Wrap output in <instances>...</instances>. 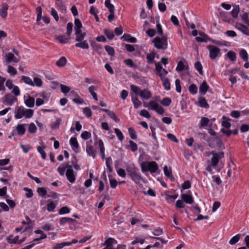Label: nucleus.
Returning a JSON list of instances; mask_svg holds the SVG:
<instances>
[{
    "label": "nucleus",
    "instance_id": "nucleus-1",
    "mask_svg": "<svg viewBox=\"0 0 249 249\" xmlns=\"http://www.w3.org/2000/svg\"><path fill=\"white\" fill-rule=\"evenodd\" d=\"M126 171L128 175L136 183L138 184L141 182L142 179L141 174L134 164H127Z\"/></svg>",
    "mask_w": 249,
    "mask_h": 249
},
{
    "label": "nucleus",
    "instance_id": "nucleus-2",
    "mask_svg": "<svg viewBox=\"0 0 249 249\" xmlns=\"http://www.w3.org/2000/svg\"><path fill=\"white\" fill-rule=\"evenodd\" d=\"M131 91L136 95L140 96L141 98L147 100L151 97V93L150 90L147 89H144L142 90L138 87L131 85L130 86Z\"/></svg>",
    "mask_w": 249,
    "mask_h": 249
},
{
    "label": "nucleus",
    "instance_id": "nucleus-3",
    "mask_svg": "<svg viewBox=\"0 0 249 249\" xmlns=\"http://www.w3.org/2000/svg\"><path fill=\"white\" fill-rule=\"evenodd\" d=\"M168 37L166 35H164L161 37H156L152 42L155 48L158 49L165 50L168 46Z\"/></svg>",
    "mask_w": 249,
    "mask_h": 249
},
{
    "label": "nucleus",
    "instance_id": "nucleus-4",
    "mask_svg": "<svg viewBox=\"0 0 249 249\" xmlns=\"http://www.w3.org/2000/svg\"><path fill=\"white\" fill-rule=\"evenodd\" d=\"M141 168L143 172L149 171L151 173H155L158 170V166L155 161H145L141 164Z\"/></svg>",
    "mask_w": 249,
    "mask_h": 249
},
{
    "label": "nucleus",
    "instance_id": "nucleus-5",
    "mask_svg": "<svg viewBox=\"0 0 249 249\" xmlns=\"http://www.w3.org/2000/svg\"><path fill=\"white\" fill-rule=\"evenodd\" d=\"M144 107H148L150 109L156 111L158 113L162 115L164 113V109L155 101H150L148 104H144Z\"/></svg>",
    "mask_w": 249,
    "mask_h": 249
},
{
    "label": "nucleus",
    "instance_id": "nucleus-6",
    "mask_svg": "<svg viewBox=\"0 0 249 249\" xmlns=\"http://www.w3.org/2000/svg\"><path fill=\"white\" fill-rule=\"evenodd\" d=\"M66 167H67V169L66 172L67 178L71 183H73L76 180V177L74 174L72 166V165L70 164L69 162H66Z\"/></svg>",
    "mask_w": 249,
    "mask_h": 249
},
{
    "label": "nucleus",
    "instance_id": "nucleus-7",
    "mask_svg": "<svg viewBox=\"0 0 249 249\" xmlns=\"http://www.w3.org/2000/svg\"><path fill=\"white\" fill-rule=\"evenodd\" d=\"M211 153L213 155L211 159L212 165L215 167L219 162V160L224 157V153L222 151L216 153L214 151H212Z\"/></svg>",
    "mask_w": 249,
    "mask_h": 249
},
{
    "label": "nucleus",
    "instance_id": "nucleus-8",
    "mask_svg": "<svg viewBox=\"0 0 249 249\" xmlns=\"http://www.w3.org/2000/svg\"><path fill=\"white\" fill-rule=\"evenodd\" d=\"M208 49L210 52V57L212 59H215L217 57L220 56V50L217 47L209 45Z\"/></svg>",
    "mask_w": 249,
    "mask_h": 249
},
{
    "label": "nucleus",
    "instance_id": "nucleus-9",
    "mask_svg": "<svg viewBox=\"0 0 249 249\" xmlns=\"http://www.w3.org/2000/svg\"><path fill=\"white\" fill-rule=\"evenodd\" d=\"M156 70L158 72V75L160 76V80L166 78V75L168 74V71L162 68L160 63H156Z\"/></svg>",
    "mask_w": 249,
    "mask_h": 249
},
{
    "label": "nucleus",
    "instance_id": "nucleus-10",
    "mask_svg": "<svg viewBox=\"0 0 249 249\" xmlns=\"http://www.w3.org/2000/svg\"><path fill=\"white\" fill-rule=\"evenodd\" d=\"M92 141H90L86 143V152L89 156L92 157L93 158L95 157L96 150L91 145Z\"/></svg>",
    "mask_w": 249,
    "mask_h": 249
},
{
    "label": "nucleus",
    "instance_id": "nucleus-11",
    "mask_svg": "<svg viewBox=\"0 0 249 249\" xmlns=\"http://www.w3.org/2000/svg\"><path fill=\"white\" fill-rule=\"evenodd\" d=\"M6 61L7 63H10L12 61L14 63H18L19 62V59L17 58L14 56V54L11 53H8L5 55Z\"/></svg>",
    "mask_w": 249,
    "mask_h": 249
},
{
    "label": "nucleus",
    "instance_id": "nucleus-12",
    "mask_svg": "<svg viewBox=\"0 0 249 249\" xmlns=\"http://www.w3.org/2000/svg\"><path fill=\"white\" fill-rule=\"evenodd\" d=\"M180 197L181 199L186 203L191 204L194 202V199L191 195L183 194H181Z\"/></svg>",
    "mask_w": 249,
    "mask_h": 249
},
{
    "label": "nucleus",
    "instance_id": "nucleus-13",
    "mask_svg": "<svg viewBox=\"0 0 249 249\" xmlns=\"http://www.w3.org/2000/svg\"><path fill=\"white\" fill-rule=\"evenodd\" d=\"M8 6L6 3H2L1 8H0V16L1 18H5L7 16V10Z\"/></svg>",
    "mask_w": 249,
    "mask_h": 249
},
{
    "label": "nucleus",
    "instance_id": "nucleus-14",
    "mask_svg": "<svg viewBox=\"0 0 249 249\" xmlns=\"http://www.w3.org/2000/svg\"><path fill=\"white\" fill-rule=\"evenodd\" d=\"M25 109L23 107H18L17 111L15 112V117L19 119L24 116Z\"/></svg>",
    "mask_w": 249,
    "mask_h": 249
},
{
    "label": "nucleus",
    "instance_id": "nucleus-15",
    "mask_svg": "<svg viewBox=\"0 0 249 249\" xmlns=\"http://www.w3.org/2000/svg\"><path fill=\"white\" fill-rule=\"evenodd\" d=\"M17 100L16 97L11 94H6L5 96V102L9 106L12 105Z\"/></svg>",
    "mask_w": 249,
    "mask_h": 249
},
{
    "label": "nucleus",
    "instance_id": "nucleus-16",
    "mask_svg": "<svg viewBox=\"0 0 249 249\" xmlns=\"http://www.w3.org/2000/svg\"><path fill=\"white\" fill-rule=\"evenodd\" d=\"M102 111L106 112L107 115L113 120H114L116 122H118L120 121V119L118 118L115 114V113L112 111H110L107 109L106 108H101Z\"/></svg>",
    "mask_w": 249,
    "mask_h": 249
},
{
    "label": "nucleus",
    "instance_id": "nucleus-17",
    "mask_svg": "<svg viewBox=\"0 0 249 249\" xmlns=\"http://www.w3.org/2000/svg\"><path fill=\"white\" fill-rule=\"evenodd\" d=\"M163 171L165 175L170 178L172 180L175 179L172 173V170L171 168H168L167 166L165 165L163 168Z\"/></svg>",
    "mask_w": 249,
    "mask_h": 249
},
{
    "label": "nucleus",
    "instance_id": "nucleus-18",
    "mask_svg": "<svg viewBox=\"0 0 249 249\" xmlns=\"http://www.w3.org/2000/svg\"><path fill=\"white\" fill-rule=\"evenodd\" d=\"M131 100L135 108H138L142 105L141 101L137 96H134L133 94H131Z\"/></svg>",
    "mask_w": 249,
    "mask_h": 249
},
{
    "label": "nucleus",
    "instance_id": "nucleus-19",
    "mask_svg": "<svg viewBox=\"0 0 249 249\" xmlns=\"http://www.w3.org/2000/svg\"><path fill=\"white\" fill-rule=\"evenodd\" d=\"M74 31L75 33L78 34L80 32H81V28L82 27V25L79 19H75L74 20Z\"/></svg>",
    "mask_w": 249,
    "mask_h": 249
},
{
    "label": "nucleus",
    "instance_id": "nucleus-20",
    "mask_svg": "<svg viewBox=\"0 0 249 249\" xmlns=\"http://www.w3.org/2000/svg\"><path fill=\"white\" fill-rule=\"evenodd\" d=\"M25 124H18L16 127V129L18 131V134L19 135H23L25 134Z\"/></svg>",
    "mask_w": 249,
    "mask_h": 249
},
{
    "label": "nucleus",
    "instance_id": "nucleus-21",
    "mask_svg": "<svg viewBox=\"0 0 249 249\" xmlns=\"http://www.w3.org/2000/svg\"><path fill=\"white\" fill-rule=\"evenodd\" d=\"M208 89L209 86H208L206 82L204 81L199 87V92L202 93L203 94H205L207 91Z\"/></svg>",
    "mask_w": 249,
    "mask_h": 249
},
{
    "label": "nucleus",
    "instance_id": "nucleus-22",
    "mask_svg": "<svg viewBox=\"0 0 249 249\" xmlns=\"http://www.w3.org/2000/svg\"><path fill=\"white\" fill-rule=\"evenodd\" d=\"M121 38L124 41H128L131 43H135L137 41V39L135 37L130 36V35H124Z\"/></svg>",
    "mask_w": 249,
    "mask_h": 249
},
{
    "label": "nucleus",
    "instance_id": "nucleus-23",
    "mask_svg": "<svg viewBox=\"0 0 249 249\" xmlns=\"http://www.w3.org/2000/svg\"><path fill=\"white\" fill-rule=\"evenodd\" d=\"M70 143L71 146L72 147V148L74 150H75L78 149L79 144H78V143L77 142V139L76 138H75V137L71 138L70 139Z\"/></svg>",
    "mask_w": 249,
    "mask_h": 249
},
{
    "label": "nucleus",
    "instance_id": "nucleus-24",
    "mask_svg": "<svg viewBox=\"0 0 249 249\" xmlns=\"http://www.w3.org/2000/svg\"><path fill=\"white\" fill-rule=\"evenodd\" d=\"M184 69L188 70V66H186L182 61H179L178 63V66L176 68V71L178 72L182 71Z\"/></svg>",
    "mask_w": 249,
    "mask_h": 249
},
{
    "label": "nucleus",
    "instance_id": "nucleus-25",
    "mask_svg": "<svg viewBox=\"0 0 249 249\" xmlns=\"http://www.w3.org/2000/svg\"><path fill=\"white\" fill-rule=\"evenodd\" d=\"M75 46L84 49L89 48V44L86 40H83L75 44Z\"/></svg>",
    "mask_w": 249,
    "mask_h": 249
},
{
    "label": "nucleus",
    "instance_id": "nucleus-26",
    "mask_svg": "<svg viewBox=\"0 0 249 249\" xmlns=\"http://www.w3.org/2000/svg\"><path fill=\"white\" fill-rule=\"evenodd\" d=\"M26 105L30 107H33L35 106V99L31 96H29L28 99L25 100Z\"/></svg>",
    "mask_w": 249,
    "mask_h": 249
},
{
    "label": "nucleus",
    "instance_id": "nucleus-27",
    "mask_svg": "<svg viewBox=\"0 0 249 249\" xmlns=\"http://www.w3.org/2000/svg\"><path fill=\"white\" fill-rule=\"evenodd\" d=\"M67 59L65 57H61L56 63V65L59 67L65 66L67 64Z\"/></svg>",
    "mask_w": 249,
    "mask_h": 249
},
{
    "label": "nucleus",
    "instance_id": "nucleus-28",
    "mask_svg": "<svg viewBox=\"0 0 249 249\" xmlns=\"http://www.w3.org/2000/svg\"><path fill=\"white\" fill-rule=\"evenodd\" d=\"M239 55L241 58L246 62H247L249 59V56L247 51L244 49H242L239 52Z\"/></svg>",
    "mask_w": 249,
    "mask_h": 249
},
{
    "label": "nucleus",
    "instance_id": "nucleus-29",
    "mask_svg": "<svg viewBox=\"0 0 249 249\" xmlns=\"http://www.w3.org/2000/svg\"><path fill=\"white\" fill-rule=\"evenodd\" d=\"M75 34L76 36L75 40L78 42L83 41L86 36V33H81V32H80L78 34L76 33L75 32Z\"/></svg>",
    "mask_w": 249,
    "mask_h": 249
},
{
    "label": "nucleus",
    "instance_id": "nucleus-30",
    "mask_svg": "<svg viewBox=\"0 0 249 249\" xmlns=\"http://www.w3.org/2000/svg\"><path fill=\"white\" fill-rule=\"evenodd\" d=\"M198 103L199 106L202 107L208 108L209 107V105L204 97H200L199 98Z\"/></svg>",
    "mask_w": 249,
    "mask_h": 249
},
{
    "label": "nucleus",
    "instance_id": "nucleus-31",
    "mask_svg": "<svg viewBox=\"0 0 249 249\" xmlns=\"http://www.w3.org/2000/svg\"><path fill=\"white\" fill-rule=\"evenodd\" d=\"M238 29L243 34L249 35V29L246 25L239 24L238 26Z\"/></svg>",
    "mask_w": 249,
    "mask_h": 249
},
{
    "label": "nucleus",
    "instance_id": "nucleus-32",
    "mask_svg": "<svg viewBox=\"0 0 249 249\" xmlns=\"http://www.w3.org/2000/svg\"><path fill=\"white\" fill-rule=\"evenodd\" d=\"M21 80L23 81L26 84H28L29 85L34 86V82H33L31 78L26 76H21Z\"/></svg>",
    "mask_w": 249,
    "mask_h": 249
},
{
    "label": "nucleus",
    "instance_id": "nucleus-33",
    "mask_svg": "<svg viewBox=\"0 0 249 249\" xmlns=\"http://www.w3.org/2000/svg\"><path fill=\"white\" fill-rule=\"evenodd\" d=\"M95 90H96V88L94 86H91L89 88V91L92 95V97L95 100L97 101V94L94 92Z\"/></svg>",
    "mask_w": 249,
    "mask_h": 249
},
{
    "label": "nucleus",
    "instance_id": "nucleus-34",
    "mask_svg": "<svg viewBox=\"0 0 249 249\" xmlns=\"http://www.w3.org/2000/svg\"><path fill=\"white\" fill-rule=\"evenodd\" d=\"M210 120L208 118L202 117L200 122L199 128H202L207 126L209 123Z\"/></svg>",
    "mask_w": 249,
    "mask_h": 249
},
{
    "label": "nucleus",
    "instance_id": "nucleus-35",
    "mask_svg": "<svg viewBox=\"0 0 249 249\" xmlns=\"http://www.w3.org/2000/svg\"><path fill=\"white\" fill-rule=\"evenodd\" d=\"M104 33L109 39H112L114 37L113 32L108 29H105Z\"/></svg>",
    "mask_w": 249,
    "mask_h": 249
},
{
    "label": "nucleus",
    "instance_id": "nucleus-36",
    "mask_svg": "<svg viewBox=\"0 0 249 249\" xmlns=\"http://www.w3.org/2000/svg\"><path fill=\"white\" fill-rule=\"evenodd\" d=\"M74 221V219L69 217H63L61 218L59 220L61 225H64L66 223H72Z\"/></svg>",
    "mask_w": 249,
    "mask_h": 249
},
{
    "label": "nucleus",
    "instance_id": "nucleus-37",
    "mask_svg": "<svg viewBox=\"0 0 249 249\" xmlns=\"http://www.w3.org/2000/svg\"><path fill=\"white\" fill-rule=\"evenodd\" d=\"M38 195L41 197H45L47 195V190L44 187H39L37 190Z\"/></svg>",
    "mask_w": 249,
    "mask_h": 249
},
{
    "label": "nucleus",
    "instance_id": "nucleus-38",
    "mask_svg": "<svg viewBox=\"0 0 249 249\" xmlns=\"http://www.w3.org/2000/svg\"><path fill=\"white\" fill-rule=\"evenodd\" d=\"M162 82L163 86L164 89L166 90L170 89V83L167 78L161 79Z\"/></svg>",
    "mask_w": 249,
    "mask_h": 249
},
{
    "label": "nucleus",
    "instance_id": "nucleus-39",
    "mask_svg": "<svg viewBox=\"0 0 249 249\" xmlns=\"http://www.w3.org/2000/svg\"><path fill=\"white\" fill-rule=\"evenodd\" d=\"M66 169H67V167H66V163L59 166L57 169V171L61 176H64Z\"/></svg>",
    "mask_w": 249,
    "mask_h": 249
},
{
    "label": "nucleus",
    "instance_id": "nucleus-40",
    "mask_svg": "<svg viewBox=\"0 0 249 249\" xmlns=\"http://www.w3.org/2000/svg\"><path fill=\"white\" fill-rule=\"evenodd\" d=\"M240 238V234H237L231 238V239L229 241V243L231 245H234L239 241Z\"/></svg>",
    "mask_w": 249,
    "mask_h": 249
},
{
    "label": "nucleus",
    "instance_id": "nucleus-41",
    "mask_svg": "<svg viewBox=\"0 0 249 249\" xmlns=\"http://www.w3.org/2000/svg\"><path fill=\"white\" fill-rule=\"evenodd\" d=\"M129 145L128 147L131 149V150L133 152H135L138 149V146L136 143H135L132 141H129Z\"/></svg>",
    "mask_w": 249,
    "mask_h": 249
},
{
    "label": "nucleus",
    "instance_id": "nucleus-42",
    "mask_svg": "<svg viewBox=\"0 0 249 249\" xmlns=\"http://www.w3.org/2000/svg\"><path fill=\"white\" fill-rule=\"evenodd\" d=\"M114 243H116V241L114 239L110 237L106 240L103 245L107 246V247H109L111 245H112Z\"/></svg>",
    "mask_w": 249,
    "mask_h": 249
},
{
    "label": "nucleus",
    "instance_id": "nucleus-43",
    "mask_svg": "<svg viewBox=\"0 0 249 249\" xmlns=\"http://www.w3.org/2000/svg\"><path fill=\"white\" fill-rule=\"evenodd\" d=\"M240 9L239 6H235L231 12L233 18H236L238 17Z\"/></svg>",
    "mask_w": 249,
    "mask_h": 249
},
{
    "label": "nucleus",
    "instance_id": "nucleus-44",
    "mask_svg": "<svg viewBox=\"0 0 249 249\" xmlns=\"http://www.w3.org/2000/svg\"><path fill=\"white\" fill-rule=\"evenodd\" d=\"M34 114V110L31 109H25L24 116L26 118H31Z\"/></svg>",
    "mask_w": 249,
    "mask_h": 249
},
{
    "label": "nucleus",
    "instance_id": "nucleus-45",
    "mask_svg": "<svg viewBox=\"0 0 249 249\" xmlns=\"http://www.w3.org/2000/svg\"><path fill=\"white\" fill-rule=\"evenodd\" d=\"M229 58L232 61H234L236 60V53L233 51H229L226 54Z\"/></svg>",
    "mask_w": 249,
    "mask_h": 249
},
{
    "label": "nucleus",
    "instance_id": "nucleus-46",
    "mask_svg": "<svg viewBox=\"0 0 249 249\" xmlns=\"http://www.w3.org/2000/svg\"><path fill=\"white\" fill-rule=\"evenodd\" d=\"M195 67L196 70L199 72L200 74L203 75L202 66L201 63L197 61L195 64Z\"/></svg>",
    "mask_w": 249,
    "mask_h": 249
},
{
    "label": "nucleus",
    "instance_id": "nucleus-47",
    "mask_svg": "<svg viewBox=\"0 0 249 249\" xmlns=\"http://www.w3.org/2000/svg\"><path fill=\"white\" fill-rule=\"evenodd\" d=\"M114 131L118 137V139L120 141H122L124 139V137L121 130L119 129L116 128L114 129Z\"/></svg>",
    "mask_w": 249,
    "mask_h": 249
},
{
    "label": "nucleus",
    "instance_id": "nucleus-48",
    "mask_svg": "<svg viewBox=\"0 0 249 249\" xmlns=\"http://www.w3.org/2000/svg\"><path fill=\"white\" fill-rule=\"evenodd\" d=\"M105 50L110 56H113L115 54V51L113 47L106 45L105 46Z\"/></svg>",
    "mask_w": 249,
    "mask_h": 249
},
{
    "label": "nucleus",
    "instance_id": "nucleus-49",
    "mask_svg": "<svg viewBox=\"0 0 249 249\" xmlns=\"http://www.w3.org/2000/svg\"><path fill=\"white\" fill-rule=\"evenodd\" d=\"M91 136V133L87 131L83 132L81 134V138L85 140L89 139Z\"/></svg>",
    "mask_w": 249,
    "mask_h": 249
},
{
    "label": "nucleus",
    "instance_id": "nucleus-50",
    "mask_svg": "<svg viewBox=\"0 0 249 249\" xmlns=\"http://www.w3.org/2000/svg\"><path fill=\"white\" fill-rule=\"evenodd\" d=\"M189 90L190 93L195 94L197 92V88L195 84H191L189 88Z\"/></svg>",
    "mask_w": 249,
    "mask_h": 249
},
{
    "label": "nucleus",
    "instance_id": "nucleus-51",
    "mask_svg": "<svg viewBox=\"0 0 249 249\" xmlns=\"http://www.w3.org/2000/svg\"><path fill=\"white\" fill-rule=\"evenodd\" d=\"M37 128L36 125L33 123H31L29 125L28 131L30 133H35L36 132Z\"/></svg>",
    "mask_w": 249,
    "mask_h": 249
},
{
    "label": "nucleus",
    "instance_id": "nucleus-52",
    "mask_svg": "<svg viewBox=\"0 0 249 249\" xmlns=\"http://www.w3.org/2000/svg\"><path fill=\"white\" fill-rule=\"evenodd\" d=\"M7 72L12 75H15L17 73V70L10 65L8 66Z\"/></svg>",
    "mask_w": 249,
    "mask_h": 249
},
{
    "label": "nucleus",
    "instance_id": "nucleus-53",
    "mask_svg": "<svg viewBox=\"0 0 249 249\" xmlns=\"http://www.w3.org/2000/svg\"><path fill=\"white\" fill-rule=\"evenodd\" d=\"M61 121V120L60 118H57L56 120L52 124L51 128L52 129L58 128L59 126Z\"/></svg>",
    "mask_w": 249,
    "mask_h": 249
},
{
    "label": "nucleus",
    "instance_id": "nucleus-54",
    "mask_svg": "<svg viewBox=\"0 0 249 249\" xmlns=\"http://www.w3.org/2000/svg\"><path fill=\"white\" fill-rule=\"evenodd\" d=\"M60 86L61 88V90L64 94L68 93L71 90L70 88L66 85L61 84Z\"/></svg>",
    "mask_w": 249,
    "mask_h": 249
},
{
    "label": "nucleus",
    "instance_id": "nucleus-55",
    "mask_svg": "<svg viewBox=\"0 0 249 249\" xmlns=\"http://www.w3.org/2000/svg\"><path fill=\"white\" fill-rule=\"evenodd\" d=\"M70 209L68 207L65 206V207H63L61 208L59 210L58 213L59 214H63L68 213H70Z\"/></svg>",
    "mask_w": 249,
    "mask_h": 249
},
{
    "label": "nucleus",
    "instance_id": "nucleus-56",
    "mask_svg": "<svg viewBox=\"0 0 249 249\" xmlns=\"http://www.w3.org/2000/svg\"><path fill=\"white\" fill-rule=\"evenodd\" d=\"M34 86L36 85L37 87H41L42 85V82L41 79L37 77H36L34 78Z\"/></svg>",
    "mask_w": 249,
    "mask_h": 249
},
{
    "label": "nucleus",
    "instance_id": "nucleus-57",
    "mask_svg": "<svg viewBox=\"0 0 249 249\" xmlns=\"http://www.w3.org/2000/svg\"><path fill=\"white\" fill-rule=\"evenodd\" d=\"M128 133L130 135V138L133 140H135L137 138V136L136 134V131L135 130L131 128H128Z\"/></svg>",
    "mask_w": 249,
    "mask_h": 249
},
{
    "label": "nucleus",
    "instance_id": "nucleus-58",
    "mask_svg": "<svg viewBox=\"0 0 249 249\" xmlns=\"http://www.w3.org/2000/svg\"><path fill=\"white\" fill-rule=\"evenodd\" d=\"M160 103L164 106H169L171 103V100L169 98L165 97L163 99Z\"/></svg>",
    "mask_w": 249,
    "mask_h": 249
},
{
    "label": "nucleus",
    "instance_id": "nucleus-59",
    "mask_svg": "<svg viewBox=\"0 0 249 249\" xmlns=\"http://www.w3.org/2000/svg\"><path fill=\"white\" fill-rule=\"evenodd\" d=\"M56 39L60 43L65 44L68 42V38L64 36H58L56 37Z\"/></svg>",
    "mask_w": 249,
    "mask_h": 249
},
{
    "label": "nucleus",
    "instance_id": "nucleus-60",
    "mask_svg": "<svg viewBox=\"0 0 249 249\" xmlns=\"http://www.w3.org/2000/svg\"><path fill=\"white\" fill-rule=\"evenodd\" d=\"M37 149L38 152L41 154L42 158L44 160L46 159V155L44 148L39 146L37 147Z\"/></svg>",
    "mask_w": 249,
    "mask_h": 249
},
{
    "label": "nucleus",
    "instance_id": "nucleus-61",
    "mask_svg": "<svg viewBox=\"0 0 249 249\" xmlns=\"http://www.w3.org/2000/svg\"><path fill=\"white\" fill-rule=\"evenodd\" d=\"M146 58L147 59V62L149 64L153 63L154 62V59L155 58V54L153 53H151L147 54L146 56Z\"/></svg>",
    "mask_w": 249,
    "mask_h": 249
},
{
    "label": "nucleus",
    "instance_id": "nucleus-62",
    "mask_svg": "<svg viewBox=\"0 0 249 249\" xmlns=\"http://www.w3.org/2000/svg\"><path fill=\"white\" fill-rule=\"evenodd\" d=\"M73 28V24L71 22H69L67 25V35L70 36L71 34Z\"/></svg>",
    "mask_w": 249,
    "mask_h": 249
},
{
    "label": "nucleus",
    "instance_id": "nucleus-63",
    "mask_svg": "<svg viewBox=\"0 0 249 249\" xmlns=\"http://www.w3.org/2000/svg\"><path fill=\"white\" fill-rule=\"evenodd\" d=\"M55 207L56 205L53 201H51L47 204V210L49 212H53Z\"/></svg>",
    "mask_w": 249,
    "mask_h": 249
},
{
    "label": "nucleus",
    "instance_id": "nucleus-64",
    "mask_svg": "<svg viewBox=\"0 0 249 249\" xmlns=\"http://www.w3.org/2000/svg\"><path fill=\"white\" fill-rule=\"evenodd\" d=\"M83 113L88 117H90L92 115V111L89 107L84 108Z\"/></svg>",
    "mask_w": 249,
    "mask_h": 249
}]
</instances>
